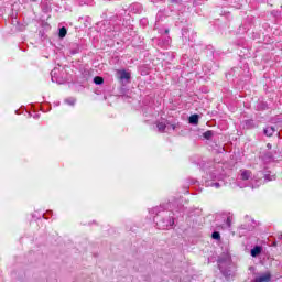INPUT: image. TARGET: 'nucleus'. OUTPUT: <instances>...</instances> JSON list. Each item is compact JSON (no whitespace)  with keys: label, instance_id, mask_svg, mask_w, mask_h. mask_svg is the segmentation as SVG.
<instances>
[{"label":"nucleus","instance_id":"obj_2","mask_svg":"<svg viewBox=\"0 0 282 282\" xmlns=\"http://www.w3.org/2000/svg\"><path fill=\"white\" fill-rule=\"evenodd\" d=\"M240 177L241 180H250V177H252V172L250 170H241Z\"/></svg>","mask_w":282,"mask_h":282},{"label":"nucleus","instance_id":"obj_12","mask_svg":"<svg viewBox=\"0 0 282 282\" xmlns=\"http://www.w3.org/2000/svg\"><path fill=\"white\" fill-rule=\"evenodd\" d=\"M212 237H213V239H216V240L221 239V236L219 235L218 231H214V232L212 234Z\"/></svg>","mask_w":282,"mask_h":282},{"label":"nucleus","instance_id":"obj_6","mask_svg":"<svg viewBox=\"0 0 282 282\" xmlns=\"http://www.w3.org/2000/svg\"><path fill=\"white\" fill-rule=\"evenodd\" d=\"M264 133L268 135V138L272 137L274 134V127L265 128Z\"/></svg>","mask_w":282,"mask_h":282},{"label":"nucleus","instance_id":"obj_1","mask_svg":"<svg viewBox=\"0 0 282 282\" xmlns=\"http://www.w3.org/2000/svg\"><path fill=\"white\" fill-rule=\"evenodd\" d=\"M271 279L272 275L270 274V272H267L258 275L252 282H270Z\"/></svg>","mask_w":282,"mask_h":282},{"label":"nucleus","instance_id":"obj_15","mask_svg":"<svg viewBox=\"0 0 282 282\" xmlns=\"http://www.w3.org/2000/svg\"><path fill=\"white\" fill-rule=\"evenodd\" d=\"M279 239H282V235L279 236Z\"/></svg>","mask_w":282,"mask_h":282},{"label":"nucleus","instance_id":"obj_8","mask_svg":"<svg viewBox=\"0 0 282 282\" xmlns=\"http://www.w3.org/2000/svg\"><path fill=\"white\" fill-rule=\"evenodd\" d=\"M94 83H95V85H102L105 83V79L100 76H96L94 78Z\"/></svg>","mask_w":282,"mask_h":282},{"label":"nucleus","instance_id":"obj_4","mask_svg":"<svg viewBox=\"0 0 282 282\" xmlns=\"http://www.w3.org/2000/svg\"><path fill=\"white\" fill-rule=\"evenodd\" d=\"M261 250L262 248L257 246L253 249H251V257H259V254H261Z\"/></svg>","mask_w":282,"mask_h":282},{"label":"nucleus","instance_id":"obj_11","mask_svg":"<svg viewBox=\"0 0 282 282\" xmlns=\"http://www.w3.org/2000/svg\"><path fill=\"white\" fill-rule=\"evenodd\" d=\"M227 228H230L232 226V216H228L226 220Z\"/></svg>","mask_w":282,"mask_h":282},{"label":"nucleus","instance_id":"obj_7","mask_svg":"<svg viewBox=\"0 0 282 282\" xmlns=\"http://www.w3.org/2000/svg\"><path fill=\"white\" fill-rule=\"evenodd\" d=\"M156 127H158L159 131L162 133V132H164L165 129H166V122L161 121V122H159V123L156 124Z\"/></svg>","mask_w":282,"mask_h":282},{"label":"nucleus","instance_id":"obj_9","mask_svg":"<svg viewBox=\"0 0 282 282\" xmlns=\"http://www.w3.org/2000/svg\"><path fill=\"white\" fill-rule=\"evenodd\" d=\"M65 36H67V29L63 26L62 29H59V39H65Z\"/></svg>","mask_w":282,"mask_h":282},{"label":"nucleus","instance_id":"obj_3","mask_svg":"<svg viewBox=\"0 0 282 282\" xmlns=\"http://www.w3.org/2000/svg\"><path fill=\"white\" fill-rule=\"evenodd\" d=\"M120 80H129L131 78V74L127 73L126 70H118Z\"/></svg>","mask_w":282,"mask_h":282},{"label":"nucleus","instance_id":"obj_16","mask_svg":"<svg viewBox=\"0 0 282 282\" xmlns=\"http://www.w3.org/2000/svg\"><path fill=\"white\" fill-rule=\"evenodd\" d=\"M32 1H36V0H32Z\"/></svg>","mask_w":282,"mask_h":282},{"label":"nucleus","instance_id":"obj_13","mask_svg":"<svg viewBox=\"0 0 282 282\" xmlns=\"http://www.w3.org/2000/svg\"><path fill=\"white\" fill-rule=\"evenodd\" d=\"M174 224H175L174 220H171V221H170V226H173Z\"/></svg>","mask_w":282,"mask_h":282},{"label":"nucleus","instance_id":"obj_14","mask_svg":"<svg viewBox=\"0 0 282 282\" xmlns=\"http://www.w3.org/2000/svg\"><path fill=\"white\" fill-rule=\"evenodd\" d=\"M216 188H219V183H215Z\"/></svg>","mask_w":282,"mask_h":282},{"label":"nucleus","instance_id":"obj_5","mask_svg":"<svg viewBox=\"0 0 282 282\" xmlns=\"http://www.w3.org/2000/svg\"><path fill=\"white\" fill-rule=\"evenodd\" d=\"M197 122H199V116L197 115H192L189 117V124H197Z\"/></svg>","mask_w":282,"mask_h":282},{"label":"nucleus","instance_id":"obj_10","mask_svg":"<svg viewBox=\"0 0 282 282\" xmlns=\"http://www.w3.org/2000/svg\"><path fill=\"white\" fill-rule=\"evenodd\" d=\"M204 138H206V140H210L213 138V131H206L204 133Z\"/></svg>","mask_w":282,"mask_h":282}]
</instances>
